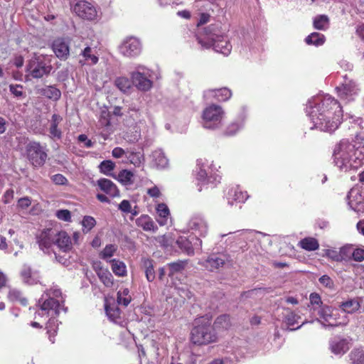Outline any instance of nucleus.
I'll return each instance as SVG.
<instances>
[{"mask_svg": "<svg viewBox=\"0 0 364 364\" xmlns=\"http://www.w3.org/2000/svg\"><path fill=\"white\" fill-rule=\"evenodd\" d=\"M313 127L323 132H333L341 122L342 109L338 102L330 95H318L309 100L306 107Z\"/></svg>", "mask_w": 364, "mask_h": 364, "instance_id": "f257e3e1", "label": "nucleus"}, {"mask_svg": "<svg viewBox=\"0 0 364 364\" xmlns=\"http://www.w3.org/2000/svg\"><path fill=\"white\" fill-rule=\"evenodd\" d=\"M63 299L60 289L53 287L47 290L38 301L39 310L36 313L35 318L38 316H50L46 328L51 343H54L53 337L56 334L58 329V321L55 316H58L60 310H66L63 308Z\"/></svg>", "mask_w": 364, "mask_h": 364, "instance_id": "f03ea898", "label": "nucleus"}, {"mask_svg": "<svg viewBox=\"0 0 364 364\" xmlns=\"http://www.w3.org/2000/svg\"><path fill=\"white\" fill-rule=\"evenodd\" d=\"M333 159L335 165L341 171L347 172L357 169L363 164V149L355 148L354 144L343 139L336 145Z\"/></svg>", "mask_w": 364, "mask_h": 364, "instance_id": "7ed1b4c3", "label": "nucleus"}, {"mask_svg": "<svg viewBox=\"0 0 364 364\" xmlns=\"http://www.w3.org/2000/svg\"><path fill=\"white\" fill-rule=\"evenodd\" d=\"M215 25L208 26L205 28V36L199 37L198 43L205 48H213L215 51L224 55H228L232 50V46L227 38L220 35Z\"/></svg>", "mask_w": 364, "mask_h": 364, "instance_id": "20e7f679", "label": "nucleus"}, {"mask_svg": "<svg viewBox=\"0 0 364 364\" xmlns=\"http://www.w3.org/2000/svg\"><path fill=\"white\" fill-rule=\"evenodd\" d=\"M218 341V333L210 321L203 318L195 321L191 331V341L196 346H207Z\"/></svg>", "mask_w": 364, "mask_h": 364, "instance_id": "39448f33", "label": "nucleus"}, {"mask_svg": "<svg viewBox=\"0 0 364 364\" xmlns=\"http://www.w3.org/2000/svg\"><path fill=\"white\" fill-rule=\"evenodd\" d=\"M52 70L49 57L35 54L27 65V72L33 78H41L48 75Z\"/></svg>", "mask_w": 364, "mask_h": 364, "instance_id": "423d86ee", "label": "nucleus"}, {"mask_svg": "<svg viewBox=\"0 0 364 364\" xmlns=\"http://www.w3.org/2000/svg\"><path fill=\"white\" fill-rule=\"evenodd\" d=\"M224 112L219 105H211L203 112V126L205 129H216L223 125Z\"/></svg>", "mask_w": 364, "mask_h": 364, "instance_id": "0eeeda50", "label": "nucleus"}, {"mask_svg": "<svg viewBox=\"0 0 364 364\" xmlns=\"http://www.w3.org/2000/svg\"><path fill=\"white\" fill-rule=\"evenodd\" d=\"M151 71L144 65H137L136 70L131 73L132 84L139 90L147 91L152 87Z\"/></svg>", "mask_w": 364, "mask_h": 364, "instance_id": "6e6552de", "label": "nucleus"}, {"mask_svg": "<svg viewBox=\"0 0 364 364\" xmlns=\"http://www.w3.org/2000/svg\"><path fill=\"white\" fill-rule=\"evenodd\" d=\"M187 227L193 233L200 237H205L208 231V224L204 215L200 213L193 214L189 219Z\"/></svg>", "mask_w": 364, "mask_h": 364, "instance_id": "1a4fd4ad", "label": "nucleus"}, {"mask_svg": "<svg viewBox=\"0 0 364 364\" xmlns=\"http://www.w3.org/2000/svg\"><path fill=\"white\" fill-rule=\"evenodd\" d=\"M73 11L81 18L88 21L95 20L97 16L95 6L85 0L77 1L73 7Z\"/></svg>", "mask_w": 364, "mask_h": 364, "instance_id": "9d476101", "label": "nucleus"}, {"mask_svg": "<svg viewBox=\"0 0 364 364\" xmlns=\"http://www.w3.org/2000/svg\"><path fill=\"white\" fill-rule=\"evenodd\" d=\"M141 51V43L135 37H129L123 41L119 46V52L126 57L132 58L139 55Z\"/></svg>", "mask_w": 364, "mask_h": 364, "instance_id": "9b49d317", "label": "nucleus"}, {"mask_svg": "<svg viewBox=\"0 0 364 364\" xmlns=\"http://www.w3.org/2000/svg\"><path fill=\"white\" fill-rule=\"evenodd\" d=\"M28 156L32 164L35 166H43L47 159V154L38 142H31L27 148Z\"/></svg>", "mask_w": 364, "mask_h": 364, "instance_id": "f8f14e48", "label": "nucleus"}, {"mask_svg": "<svg viewBox=\"0 0 364 364\" xmlns=\"http://www.w3.org/2000/svg\"><path fill=\"white\" fill-rule=\"evenodd\" d=\"M336 89L340 98L346 102L353 100L358 90L355 82L348 79L346 75L344 76L343 82Z\"/></svg>", "mask_w": 364, "mask_h": 364, "instance_id": "ddd939ff", "label": "nucleus"}, {"mask_svg": "<svg viewBox=\"0 0 364 364\" xmlns=\"http://www.w3.org/2000/svg\"><path fill=\"white\" fill-rule=\"evenodd\" d=\"M318 314L324 322L328 323L330 326H338L346 325L347 321H339V313L338 310L332 309L331 306L324 305L318 309Z\"/></svg>", "mask_w": 364, "mask_h": 364, "instance_id": "4468645a", "label": "nucleus"}, {"mask_svg": "<svg viewBox=\"0 0 364 364\" xmlns=\"http://www.w3.org/2000/svg\"><path fill=\"white\" fill-rule=\"evenodd\" d=\"M191 239L180 236L176 240L178 247L189 255H193L194 250H199L202 246V241L198 237H192Z\"/></svg>", "mask_w": 364, "mask_h": 364, "instance_id": "2eb2a0df", "label": "nucleus"}, {"mask_svg": "<svg viewBox=\"0 0 364 364\" xmlns=\"http://www.w3.org/2000/svg\"><path fill=\"white\" fill-rule=\"evenodd\" d=\"M197 166L199 168V171L196 173V179L202 184H214L220 182V178L218 175H211L208 172L206 167H209L205 164L203 159L198 160Z\"/></svg>", "mask_w": 364, "mask_h": 364, "instance_id": "dca6fc26", "label": "nucleus"}, {"mask_svg": "<svg viewBox=\"0 0 364 364\" xmlns=\"http://www.w3.org/2000/svg\"><path fill=\"white\" fill-rule=\"evenodd\" d=\"M55 233L52 229H46L37 235V242L41 250H48L54 244Z\"/></svg>", "mask_w": 364, "mask_h": 364, "instance_id": "f3484780", "label": "nucleus"}, {"mask_svg": "<svg viewBox=\"0 0 364 364\" xmlns=\"http://www.w3.org/2000/svg\"><path fill=\"white\" fill-rule=\"evenodd\" d=\"M232 96L231 91L227 87L220 89L208 90L205 91L204 97L207 100L215 99L218 101L225 102Z\"/></svg>", "mask_w": 364, "mask_h": 364, "instance_id": "a211bd4d", "label": "nucleus"}, {"mask_svg": "<svg viewBox=\"0 0 364 364\" xmlns=\"http://www.w3.org/2000/svg\"><path fill=\"white\" fill-rule=\"evenodd\" d=\"M348 203L350 208L355 211H358V206L364 200L363 193L358 188H353L348 192L347 196Z\"/></svg>", "mask_w": 364, "mask_h": 364, "instance_id": "6ab92c4d", "label": "nucleus"}, {"mask_svg": "<svg viewBox=\"0 0 364 364\" xmlns=\"http://www.w3.org/2000/svg\"><path fill=\"white\" fill-rule=\"evenodd\" d=\"M21 279L28 285H34L40 282V274L38 271L32 269L29 266L24 265L21 272Z\"/></svg>", "mask_w": 364, "mask_h": 364, "instance_id": "aec40b11", "label": "nucleus"}, {"mask_svg": "<svg viewBox=\"0 0 364 364\" xmlns=\"http://www.w3.org/2000/svg\"><path fill=\"white\" fill-rule=\"evenodd\" d=\"M55 55L62 60H65L70 54L68 43L63 38L55 40L52 45Z\"/></svg>", "mask_w": 364, "mask_h": 364, "instance_id": "412c9836", "label": "nucleus"}, {"mask_svg": "<svg viewBox=\"0 0 364 364\" xmlns=\"http://www.w3.org/2000/svg\"><path fill=\"white\" fill-rule=\"evenodd\" d=\"M349 348V342L346 338H335L330 342V349L335 355H343Z\"/></svg>", "mask_w": 364, "mask_h": 364, "instance_id": "4be33fe9", "label": "nucleus"}, {"mask_svg": "<svg viewBox=\"0 0 364 364\" xmlns=\"http://www.w3.org/2000/svg\"><path fill=\"white\" fill-rule=\"evenodd\" d=\"M54 244L63 252H68L72 248L70 237L65 231L55 233Z\"/></svg>", "mask_w": 364, "mask_h": 364, "instance_id": "5701e85b", "label": "nucleus"}, {"mask_svg": "<svg viewBox=\"0 0 364 364\" xmlns=\"http://www.w3.org/2000/svg\"><path fill=\"white\" fill-rule=\"evenodd\" d=\"M225 262V257L220 255H212L205 259L203 264L209 271H214L223 267Z\"/></svg>", "mask_w": 364, "mask_h": 364, "instance_id": "b1692460", "label": "nucleus"}, {"mask_svg": "<svg viewBox=\"0 0 364 364\" xmlns=\"http://www.w3.org/2000/svg\"><path fill=\"white\" fill-rule=\"evenodd\" d=\"M97 185L102 191L110 197L114 198L119 195L117 186L109 179L101 178L97 181Z\"/></svg>", "mask_w": 364, "mask_h": 364, "instance_id": "393cba45", "label": "nucleus"}, {"mask_svg": "<svg viewBox=\"0 0 364 364\" xmlns=\"http://www.w3.org/2000/svg\"><path fill=\"white\" fill-rule=\"evenodd\" d=\"M83 59L79 60L81 65H93L97 63L99 58L95 55V50L89 46L85 48L80 53Z\"/></svg>", "mask_w": 364, "mask_h": 364, "instance_id": "a878e982", "label": "nucleus"}, {"mask_svg": "<svg viewBox=\"0 0 364 364\" xmlns=\"http://www.w3.org/2000/svg\"><path fill=\"white\" fill-rule=\"evenodd\" d=\"M301 319V316L295 312L290 311L289 309L286 310V313L284 317V322L291 331H295L301 328L302 325L305 323L304 321L301 325L294 327L295 324L299 323V320Z\"/></svg>", "mask_w": 364, "mask_h": 364, "instance_id": "bb28decb", "label": "nucleus"}, {"mask_svg": "<svg viewBox=\"0 0 364 364\" xmlns=\"http://www.w3.org/2000/svg\"><path fill=\"white\" fill-rule=\"evenodd\" d=\"M248 198V195L246 192H242L239 187L230 189L228 193V203L231 205L233 202L244 203Z\"/></svg>", "mask_w": 364, "mask_h": 364, "instance_id": "cd10ccee", "label": "nucleus"}, {"mask_svg": "<svg viewBox=\"0 0 364 364\" xmlns=\"http://www.w3.org/2000/svg\"><path fill=\"white\" fill-rule=\"evenodd\" d=\"M151 159L153 166L158 168H164L168 165V159L161 149L153 151Z\"/></svg>", "mask_w": 364, "mask_h": 364, "instance_id": "c85d7f7f", "label": "nucleus"}, {"mask_svg": "<svg viewBox=\"0 0 364 364\" xmlns=\"http://www.w3.org/2000/svg\"><path fill=\"white\" fill-rule=\"evenodd\" d=\"M105 312L108 318L115 323H122L121 311L117 304H105Z\"/></svg>", "mask_w": 364, "mask_h": 364, "instance_id": "c756f323", "label": "nucleus"}, {"mask_svg": "<svg viewBox=\"0 0 364 364\" xmlns=\"http://www.w3.org/2000/svg\"><path fill=\"white\" fill-rule=\"evenodd\" d=\"M62 121V117L56 114H53L49 128L50 136L52 139H60L62 136V132L58 128V124Z\"/></svg>", "mask_w": 364, "mask_h": 364, "instance_id": "7c9ffc66", "label": "nucleus"}, {"mask_svg": "<svg viewBox=\"0 0 364 364\" xmlns=\"http://www.w3.org/2000/svg\"><path fill=\"white\" fill-rule=\"evenodd\" d=\"M137 226L141 228L145 231H155L157 227L155 225L154 222L147 215H142L136 220Z\"/></svg>", "mask_w": 364, "mask_h": 364, "instance_id": "2f4dec72", "label": "nucleus"}, {"mask_svg": "<svg viewBox=\"0 0 364 364\" xmlns=\"http://www.w3.org/2000/svg\"><path fill=\"white\" fill-rule=\"evenodd\" d=\"M157 222L160 225L166 224L168 216L170 215L169 209L164 203H159L156 206Z\"/></svg>", "mask_w": 364, "mask_h": 364, "instance_id": "473e14b6", "label": "nucleus"}, {"mask_svg": "<svg viewBox=\"0 0 364 364\" xmlns=\"http://www.w3.org/2000/svg\"><path fill=\"white\" fill-rule=\"evenodd\" d=\"M340 308L347 314H353L360 308V304L357 299H351L340 304Z\"/></svg>", "mask_w": 364, "mask_h": 364, "instance_id": "72a5a7b5", "label": "nucleus"}, {"mask_svg": "<svg viewBox=\"0 0 364 364\" xmlns=\"http://www.w3.org/2000/svg\"><path fill=\"white\" fill-rule=\"evenodd\" d=\"M9 299L14 303H18L23 306L27 305V299L23 293L17 289H11L8 294Z\"/></svg>", "mask_w": 364, "mask_h": 364, "instance_id": "f704fd0d", "label": "nucleus"}, {"mask_svg": "<svg viewBox=\"0 0 364 364\" xmlns=\"http://www.w3.org/2000/svg\"><path fill=\"white\" fill-rule=\"evenodd\" d=\"M186 264V260H178L167 264L166 269L168 271V276L173 277L175 274L181 272L185 269Z\"/></svg>", "mask_w": 364, "mask_h": 364, "instance_id": "c9c22d12", "label": "nucleus"}, {"mask_svg": "<svg viewBox=\"0 0 364 364\" xmlns=\"http://www.w3.org/2000/svg\"><path fill=\"white\" fill-rule=\"evenodd\" d=\"M111 263V268L114 274L118 277H124L127 275V266L126 264L119 259L109 260Z\"/></svg>", "mask_w": 364, "mask_h": 364, "instance_id": "e433bc0d", "label": "nucleus"}, {"mask_svg": "<svg viewBox=\"0 0 364 364\" xmlns=\"http://www.w3.org/2000/svg\"><path fill=\"white\" fill-rule=\"evenodd\" d=\"M117 180L124 186H131L134 183V175L131 171L124 169L118 173Z\"/></svg>", "mask_w": 364, "mask_h": 364, "instance_id": "4c0bfd02", "label": "nucleus"}, {"mask_svg": "<svg viewBox=\"0 0 364 364\" xmlns=\"http://www.w3.org/2000/svg\"><path fill=\"white\" fill-rule=\"evenodd\" d=\"M97 274L100 281L107 287H111L113 285V276L110 272L106 269L100 268L97 272Z\"/></svg>", "mask_w": 364, "mask_h": 364, "instance_id": "58836bf2", "label": "nucleus"}, {"mask_svg": "<svg viewBox=\"0 0 364 364\" xmlns=\"http://www.w3.org/2000/svg\"><path fill=\"white\" fill-rule=\"evenodd\" d=\"M41 94L46 97L56 101L61 96L60 91L54 86H47L41 90Z\"/></svg>", "mask_w": 364, "mask_h": 364, "instance_id": "ea45409f", "label": "nucleus"}, {"mask_svg": "<svg viewBox=\"0 0 364 364\" xmlns=\"http://www.w3.org/2000/svg\"><path fill=\"white\" fill-rule=\"evenodd\" d=\"M305 42L308 45H314L316 46H321L325 42V36L322 33L314 32L309 35L305 38Z\"/></svg>", "mask_w": 364, "mask_h": 364, "instance_id": "a19ab883", "label": "nucleus"}, {"mask_svg": "<svg viewBox=\"0 0 364 364\" xmlns=\"http://www.w3.org/2000/svg\"><path fill=\"white\" fill-rule=\"evenodd\" d=\"M300 247L307 251L316 250L319 247L318 241L313 237H305L299 242Z\"/></svg>", "mask_w": 364, "mask_h": 364, "instance_id": "79ce46f5", "label": "nucleus"}, {"mask_svg": "<svg viewBox=\"0 0 364 364\" xmlns=\"http://www.w3.org/2000/svg\"><path fill=\"white\" fill-rule=\"evenodd\" d=\"M132 296L129 294V290L127 288L120 289L117 292V304L127 306L131 302Z\"/></svg>", "mask_w": 364, "mask_h": 364, "instance_id": "37998d69", "label": "nucleus"}, {"mask_svg": "<svg viewBox=\"0 0 364 364\" xmlns=\"http://www.w3.org/2000/svg\"><path fill=\"white\" fill-rule=\"evenodd\" d=\"M143 266L145 269V274L149 282H152L155 279V272L154 269L153 260L149 259H143Z\"/></svg>", "mask_w": 364, "mask_h": 364, "instance_id": "c03bdc74", "label": "nucleus"}, {"mask_svg": "<svg viewBox=\"0 0 364 364\" xmlns=\"http://www.w3.org/2000/svg\"><path fill=\"white\" fill-rule=\"evenodd\" d=\"M351 364H364V350L355 348L350 353Z\"/></svg>", "mask_w": 364, "mask_h": 364, "instance_id": "a18cd8bd", "label": "nucleus"}, {"mask_svg": "<svg viewBox=\"0 0 364 364\" xmlns=\"http://www.w3.org/2000/svg\"><path fill=\"white\" fill-rule=\"evenodd\" d=\"M329 19L326 15H319L314 20V26L318 30H325L328 26Z\"/></svg>", "mask_w": 364, "mask_h": 364, "instance_id": "49530a36", "label": "nucleus"}, {"mask_svg": "<svg viewBox=\"0 0 364 364\" xmlns=\"http://www.w3.org/2000/svg\"><path fill=\"white\" fill-rule=\"evenodd\" d=\"M132 82L125 77H119L116 79V86L123 92H126L132 87Z\"/></svg>", "mask_w": 364, "mask_h": 364, "instance_id": "de8ad7c7", "label": "nucleus"}, {"mask_svg": "<svg viewBox=\"0 0 364 364\" xmlns=\"http://www.w3.org/2000/svg\"><path fill=\"white\" fill-rule=\"evenodd\" d=\"M215 328H225L227 329L230 326V316L226 314L221 315L218 316L215 322L214 325H213Z\"/></svg>", "mask_w": 364, "mask_h": 364, "instance_id": "09e8293b", "label": "nucleus"}, {"mask_svg": "<svg viewBox=\"0 0 364 364\" xmlns=\"http://www.w3.org/2000/svg\"><path fill=\"white\" fill-rule=\"evenodd\" d=\"M117 250V247L115 245H107L103 250L100 253V257L102 259L108 260L114 255Z\"/></svg>", "mask_w": 364, "mask_h": 364, "instance_id": "8fccbe9b", "label": "nucleus"}, {"mask_svg": "<svg viewBox=\"0 0 364 364\" xmlns=\"http://www.w3.org/2000/svg\"><path fill=\"white\" fill-rule=\"evenodd\" d=\"M114 168L115 164L110 160H105L99 165L100 172L107 176H110Z\"/></svg>", "mask_w": 364, "mask_h": 364, "instance_id": "3c124183", "label": "nucleus"}, {"mask_svg": "<svg viewBox=\"0 0 364 364\" xmlns=\"http://www.w3.org/2000/svg\"><path fill=\"white\" fill-rule=\"evenodd\" d=\"M353 245H346L341 248L339 252L340 258H337L336 260H348L352 259Z\"/></svg>", "mask_w": 364, "mask_h": 364, "instance_id": "603ef678", "label": "nucleus"}, {"mask_svg": "<svg viewBox=\"0 0 364 364\" xmlns=\"http://www.w3.org/2000/svg\"><path fill=\"white\" fill-rule=\"evenodd\" d=\"M309 301L311 306H313L312 309L315 311H318V309H321V307H323V302L320 295L317 293H311L309 296Z\"/></svg>", "mask_w": 364, "mask_h": 364, "instance_id": "864d4df0", "label": "nucleus"}, {"mask_svg": "<svg viewBox=\"0 0 364 364\" xmlns=\"http://www.w3.org/2000/svg\"><path fill=\"white\" fill-rule=\"evenodd\" d=\"M127 157L135 166H139L144 161V155L140 152H131Z\"/></svg>", "mask_w": 364, "mask_h": 364, "instance_id": "5fc2aeb1", "label": "nucleus"}, {"mask_svg": "<svg viewBox=\"0 0 364 364\" xmlns=\"http://www.w3.org/2000/svg\"><path fill=\"white\" fill-rule=\"evenodd\" d=\"M82 225L84 228L83 231L88 232L95 226L96 220L92 216L86 215L82 220Z\"/></svg>", "mask_w": 364, "mask_h": 364, "instance_id": "6e6d98bb", "label": "nucleus"}, {"mask_svg": "<svg viewBox=\"0 0 364 364\" xmlns=\"http://www.w3.org/2000/svg\"><path fill=\"white\" fill-rule=\"evenodd\" d=\"M98 123L100 127L105 128L107 130L110 126L109 112L105 111L102 112Z\"/></svg>", "mask_w": 364, "mask_h": 364, "instance_id": "4d7b16f0", "label": "nucleus"}, {"mask_svg": "<svg viewBox=\"0 0 364 364\" xmlns=\"http://www.w3.org/2000/svg\"><path fill=\"white\" fill-rule=\"evenodd\" d=\"M55 215L58 219L65 222L71 220L70 212L68 210H59L56 212Z\"/></svg>", "mask_w": 364, "mask_h": 364, "instance_id": "13d9d810", "label": "nucleus"}, {"mask_svg": "<svg viewBox=\"0 0 364 364\" xmlns=\"http://www.w3.org/2000/svg\"><path fill=\"white\" fill-rule=\"evenodd\" d=\"M352 259L356 262H363L364 260V249L354 247Z\"/></svg>", "mask_w": 364, "mask_h": 364, "instance_id": "bf43d9fd", "label": "nucleus"}, {"mask_svg": "<svg viewBox=\"0 0 364 364\" xmlns=\"http://www.w3.org/2000/svg\"><path fill=\"white\" fill-rule=\"evenodd\" d=\"M31 205V199L28 196L21 198L18 200L17 206L22 210L28 208Z\"/></svg>", "mask_w": 364, "mask_h": 364, "instance_id": "052dcab7", "label": "nucleus"}, {"mask_svg": "<svg viewBox=\"0 0 364 364\" xmlns=\"http://www.w3.org/2000/svg\"><path fill=\"white\" fill-rule=\"evenodd\" d=\"M23 87L21 85H10V92L16 97H21L23 95L22 91Z\"/></svg>", "mask_w": 364, "mask_h": 364, "instance_id": "680f3d73", "label": "nucleus"}, {"mask_svg": "<svg viewBox=\"0 0 364 364\" xmlns=\"http://www.w3.org/2000/svg\"><path fill=\"white\" fill-rule=\"evenodd\" d=\"M53 182L56 185H64L67 183V178L62 174H55L51 177Z\"/></svg>", "mask_w": 364, "mask_h": 364, "instance_id": "e2e57ef3", "label": "nucleus"}, {"mask_svg": "<svg viewBox=\"0 0 364 364\" xmlns=\"http://www.w3.org/2000/svg\"><path fill=\"white\" fill-rule=\"evenodd\" d=\"M318 281L324 287L328 288H332L333 287V282L328 275L321 276Z\"/></svg>", "mask_w": 364, "mask_h": 364, "instance_id": "0e129e2a", "label": "nucleus"}, {"mask_svg": "<svg viewBox=\"0 0 364 364\" xmlns=\"http://www.w3.org/2000/svg\"><path fill=\"white\" fill-rule=\"evenodd\" d=\"M127 154L128 152L121 147H115L112 151V155L115 159H120Z\"/></svg>", "mask_w": 364, "mask_h": 364, "instance_id": "69168bd1", "label": "nucleus"}, {"mask_svg": "<svg viewBox=\"0 0 364 364\" xmlns=\"http://www.w3.org/2000/svg\"><path fill=\"white\" fill-rule=\"evenodd\" d=\"M119 209L126 213H132L130 202L127 200H123L119 205Z\"/></svg>", "mask_w": 364, "mask_h": 364, "instance_id": "338daca9", "label": "nucleus"}, {"mask_svg": "<svg viewBox=\"0 0 364 364\" xmlns=\"http://www.w3.org/2000/svg\"><path fill=\"white\" fill-rule=\"evenodd\" d=\"M178 291L180 296L184 299H191L193 296L191 291L187 289L180 288L178 289Z\"/></svg>", "mask_w": 364, "mask_h": 364, "instance_id": "774afa93", "label": "nucleus"}]
</instances>
